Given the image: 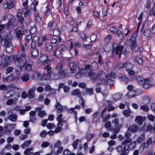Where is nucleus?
Returning <instances> with one entry per match:
<instances>
[{
	"instance_id": "obj_1",
	"label": "nucleus",
	"mask_w": 155,
	"mask_h": 155,
	"mask_svg": "<svg viewBox=\"0 0 155 155\" xmlns=\"http://www.w3.org/2000/svg\"><path fill=\"white\" fill-rule=\"evenodd\" d=\"M14 60L15 63L17 66V67L15 68L17 73L22 71L21 68L24 67L25 64L27 62L25 58V54H22L20 56V58L17 55L12 56Z\"/></svg>"
},
{
	"instance_id": "obj_2",
	"label": "nucleus",
	"mask_w": 155,
	"mask_h": 155,
	"mask_svg": "<svg viewBox=\"0 0 155 155\" xmlns=\"http://www.w3.org/2000/svg\"><path fill=\"white\" fill-rule=\"evenodd\" d=\"M136 142H133L125 144L124 146L120 145L116 148V150L120 153V155H127L129 152L130 150L134 149L136 145Z\"/></svg>"
},
{
	"instance_id": "obj_3",
	"label": "nucleus",
	"mask_w": 155,
	"mask_h": 155,
	"mask_svg": "<svg viewBox=\"0 0 155 155\" xmlns=\"http://www.w3.org/2000/svg\"><path fill=\"white\" fill-rule=\"evenodd\" d=\"M44 69L47 70V73L44 74L42 75V79L47 80L51 78V75L52 73V68L49 64L47 65Z\"/></svg>"
},
{
	"instance_id": "obj_4",
	"label": "nucleus",
	"mask_w": 155,
	"mask_h": 155,
	"mask_svg": "<svg viewBox=\"0 0 155 155\" xmlns=\"http://www.w3.org/2000/svg\"><path fill=\"white\" fill-rule=\"evenodd\" d=\"M131 136L130 133L128 131L126 132L124 136V141L122 142L121 145L124 146L125 144L131 142L132 141V139L130 138Z\"/></svg>"
},
{
	"instance_id": "obj_5",
	"label": "nucleus",
	"mask_w": 155,
	"mask_h": 155,
	"mask_svg": "<svg viewBox=\"0 0 155 155\" xmlns=\"http://www.w3.org/2000/svg\"><path fill=\"white\" fill-rule=\"evenodd\" d=\"M113 53H115L117 55L118 54L119 57L120 58L122 53L123 48L122 46H117L115 43H114L113 45Z\"/></svg>"
},
{
	"instance_id": "obj_6",
	"label": "nucleus",
	"mask_w": 155,
	"mask_h": 155,
	"mask_svg": "<svg viewBox=\"0 0 155 155\" xmlns=\"http://www.w3.org/2000/svg\"><path fill=\"white\" fill-rule=\"evenodd\" d=\"M16 3V1L9 0L8 1H5L3 3V6L5 9H10L14 8Z\"/></svg>"
},
{
	"instance_id": "obj_7",
	"label": "nucleus",
	"mask_w": 155,
	"mask_h": 155,
	"mask_svg": "<svg viewBox=\"0 0 155 155\" xmlns=\"http://www.w3.org/2000/svg\"><path fill=\"white\" fill-rule=\"evenodd\" d=\"M119 119L116 118L112 121V123L114 124L115 127L113 129L114 133L115 134H117L119 132L120 129L122 126L121 124L119 125Z\"/></svg>"
},
{
	"instance_id": "obj_8",
	"label": "nucleus",
	"mask_w": 155,
	"mask_h": 155,
	"mask_svg": "<svg viewBox=\"0 0 155 155\" xmlns=\"http://www.w3.org/2000/svg\"><path fill=\"white\" fill-rule=\"evenodd\" d=\"M50 58L47 55L43 54L41 55L39 60L43 65H45L51 61V60Z\"/></svg>"
},
{
	"instance_id": "obj_9",
	"label": "nucleus",
	"mask_w": 155,
	"mask_h": 155,
	"mask_svg": "<svg viewBox=\"0 0 155 155\" xmlns=\"http://www.w3.org/2000/svg\"><path fill=\"white\" fill-rule=\"evenodd\" d=\"M69 65L70 67L71 73H74L76 72L77 68H79V67L76 65L74 61H69Z\"/></svg>"
},
{
	"instance_id": "obj_10",
	"label": "nucleus",
	"mask_w": 155,
	"mask_h": 155,
	"mask_svg": "<svg viewBox=\"0 0 155 155\" xmlns=\"http://www.w3.org/2000/svg\"><path fill=\"white\" fill-rule=\"evenodd\" d=\"M130 41L131 43V49L134 52H137L138 49V48L136 46V39L130 38Z\"/></svg>"
},
{
	"instance_id": "obj_11",
	"label": "nucleus",
	"mask_w": 155,
	"mask_h": 155,
	"mask_svg": "<svg viewBox=\"0 0 155 155\" xmlns=\"http://www.w3.org/2000/svg\"><path fill=\"white\" fill-rule=\"evenodd\" d=\"M1 43L3 44V46L5 47L11 44L10 39L6 35H3V36L2 38L1 39Z\"/></svg>"
},
{
	"instance_id": "obj_12",
	"label": "nucleus",
	"mask_w": 155,
	"mask_h": 155,
	"mask_svg": "<svg viewBox=\"0 0 155 155\" xmlns=\"http://www.w3.org/2000/svg\"><path fill=\"white\" fill-rule=\"evenodd\" d=\"M133 87L131 85H129L127 87V89L129 91L127 94L129 97H134L136 95V92L135 91H132Z\"/></svg>"
},
{
	"instance_id": "obj_13",
	"label": "nucleus",
	"mask_w": 155,
	"mask_h": 155,
	"mask_svg": "<svg viewBox=\"0 0 155 155\" xmlns=\"http://www.w3.org/2000/svg\"><path fill=\"white\" fill-rule=\"evenodd\" d=\"M36 111H31L29 113L30 120H29L32 123H35L37 120L36 117Z\"/></svg>"
},
{
	"instance_id": "obj_14",
	"label": "nucleus",
	"mask_w": 155,
	"mask_h": 155,
	"mask_svg": "<svg viewBox=\"0 0 155 155\" xmlns=\"http://www.w3.org/2000/svg\"><path fill=\"white\" fill-rule=\"evenodd\" d=\"M46 51L49 52H53L55 50L54 47H53L51 43L50 42H47L46 43Z\"/></svg>"
},
{
	"instance_id": "obj_15",
	"label": "nucleus",
	"mask_w": 155,
	"mask_h": 155,
	"mask_svg": "<svg viewBox=\"0 0 155 155\" xmlns=\"http://www.w3.org/2000/svg\"><path fill=\"white\" fill-rule=\"evenodd\" d=\"M118 77L120 81H124L126 83H127L129 81V79L127 76L121 74H119Z\"/></svg>"
},
{
	"instance_id": "obj_16",
	"label": "nucleus",
	"mask_w": 155,
	"mask_h": 155,
	"mask_svg": "<svg viewBox=\"0 0 155 155\" xmlns=\"http://www.w3.org/2000/svg\"><path fill=\"white\" fill-rule=\"evenodd\" d=\"M16 127V125L15 124H10L5 127L6 129L5 131L10 133L11 131L12 130L14 129Z\"/></svg>"
},
{
	"instance_id": "obj_17",
	"label": "nucleus",
	"mask_w": 155,
	"mask_h": 155,
	"mask_svg": "<svg viewBox=\"0 0 155 155\" xmlns=\"http://www.w3.org/2000/svg\"><path fill=\"white\" fill-rule=\"evenodd\" d=\"M55 107L58 113H60L63 110L62 106L58 101H56Z\"/></svg>"
},
{
	"instance_id": "obj_18",
	"label": "nucleus",
	"mask_w": 155,
	"mask_h": 155,
	"mask_svg": "<svg viewBox=\"0 0 155 155\" xmlns=\"http://www.w3.org/2000/svg\"><path fill=\"white\" fill-rule=\"evenodd\" d=\"M18 19V22L20 24H22L24 21V17L22 16V13L21 12H18L16 15Z\"/></svg>"
},
{
	"instance_id": "obj_19",
	"label": "nucleus",
	"mask_w": 155,
	"mask_h": 155,
	"mask_svg": "<svg viewBox=\"0 0 155 155\" xmlns=\"http://www.w3.org/2000/svg\"><path fill=\"white\" fill-rule=\"evenodd\" d=\"M137 130L138 127L136 125L134 124L127 127V131L129 132L130 131L132 133H135L137 131Z\"/></svg>"
},
{
	"instance_id": "obj_20",
	"label": "nucleus",
	"mask_w": 155,
	"mask_h": 155,
	"mask_svg": "<svg viewBox=\"0 0 155 155\" xmlns=\"http://www.w3.org/2000/svg\"><path fill=\"white\" fill-rule=\"evenodd\" d=\"M53 52V55L58 58H61L63 57V54L60 50H55Z\"/></svg>"
},
{
	"instance_id": "obj_21",
	"label": "nucleus",
	"mask_w": 155,
	"mask_h": 155,
	"mask_svg": "<svg viewBox=\"0 0 155 155\" xmlns=\"http://www.w3.org/2000/svg\"><path fill=\"white\" fill-rule=\"evenodd\" d=\"M85 69L84 68H81L79 70L75 75V77L77 78H81L82 75L85 73Z\"/></svg>"
},
{
	"instance_id": "obj_22",
	"label": "nucleus",
	"mask_w": 155,
	"mask_h": 155,
	"mask_svg": "<svg viewBox=\"0 0 155 155\" xmlns=\"http://www.w3.org/2000/svg\"><path fill=\"white\" fill-rule=\"evenodd\" d=\"M145 133H142L137 139L136 142L138 143H140L145 139Z\"/></svg>"
},
{
	"instance_id": "obj_23",
	"label": "nucleus",
	"mask_w": 155,
	"mask_h": 155,
	"mask_svg": "<svg viewBox=\"0 0 155 155\" xmlns=\"http://www.w3.org/2000/svg\"><path fill=\"white\" fill-rule=\"evenodd\" d=\"M124 67L126 68V71L130 70L134 67V65L133 64L129 62H125L124 63Z\"/></svg>"
},
{
	"instance_id": "obj_24",
	"label": "nucleus",
	"mask_w": 155,
	"mask_h": 155,
	"mask_svg": "<svg viewBox=\"0 0 155 155\" xmlns=\"http://www.w3.org/2000/svg\"><path fill=\"white\" fill-rule=\"evenodd\" d=\"M17 116L15 114H12L7 117V119H9L10 121L13 122L17 120Z\"/></svg>"
},
{
	"instance_id": "obj_25",
	"label": "nucleus",
	"mask_w": 155,
	"mask_h": 155,
	"mask_svg": "<svg viewBox=\"0 0 155 155\" xmlns=\"http://www.w3.org/2000/svg\"><path fill=\"white\" fill-rule=\"evenodd\" d=\"M58 74L61 78L67 77L68 75V74L65 70H61L59 71Z\"/></svg>"
},
{
	"instance_id": "obj_26",
	"label": "nucleus",
	"mask_w": 155,
	"mask_h": 155,
	"mask_svg": "<svg viewBox=\"0 0 155 155\" xmlns=\"http://www.w3.org/2000/svg\"><path fill=\"white\" fill-rule=\"evenodd\" d=\"M136 79L137 82L142 85H143L146 80V79H144L143 78L140 76H137Z\"/></svg>"
},
{
	"instance_id": "obj_27",
	"label": "nucleus",
	"mask_w": 155,
	"mask_h": 155,
	"mask_svg": "<svg viewBox=\"0 0 155 155\" xmlns=\"http://www.w3.org/2000/svg\"><path fill=\"white\" fill-rule=\"evenodd\" d=\"M35 90L31 89L28 91V95L29 98L31 99L35 97Z\"/></svg>"
},
{
	"instance_id": "obj_28",
	"label": "nucleus",
	"mask_w": 155,
	"mask_h": 155,
	"mask_svg": "<svg viewBox=\"0 0 155 155\" xmlns=\"http://www.w3.org/2000/svg\"><path fill=\"white\" fill-rule=\"evenodd\" d=\"M15 34L16 37L20 41L22 38L23 33L21 32V30H18L16 31Z\"/></svg>"
},
{
	"instance_id": "obj_29",
	"label": "nucleus",
	"mask_w": 155,
	"mask_h": 155,
	"mask_svg": "<svg viewBox=\"0 0 155 155\" xmlns=\"http://www.w3.org/2000/svg\"><path fill=\"white\" fill-rule=\"evenodd\" d=\"M31 142V140L25 141L21 145V147L23 149L25 148L26 147H28Z\"/></svg>"
},
{
	"instance_id": "obj_30",
	"label": "nucleus",
	"mask_w": 155,
	"mask_h": 155,
	"mask_svg": "<svg viewBox=\"0 0 155 155\" xmlns=\"http://www.w3.org/2000/svg\"><path fill=\"white\" fill-rule=\"evenodd\" d=\"M144 120L141 116H137L136 117L135 120L136 122L138 123L139 124L141 125Z\"/></svg>"
},
{
	"instance_id": "obj_31",
	"label": "nucleus",
	"mask_w": 155,
	"mask_h": 155,
	"mask_svg": "<svg viewBox=\"0 0 155 155\" xmlns=\"http://www.w3.org/2000/svg\"><path fill=\"white\" fill-rule=\"evenodd\" d=\"M31 53L32 57L35 58L38 55V52L36 49H32L31 50Z\"/></svg>"
},
{
	"instance_id": "obj_32",
	"label": "nucleus",
	"mask_w": 155,
	"mask_h": 155,
	"mask_svg": "<svg viewBox=\"0 0 155 155\" xmlns=\"http://www.w3.org/2000/svg\"><path fill=\"white\" fill-rule=\"evenodd\" d=\"M132 113V111L130 109H128L123 111L122 113L124 116L127 117L130 116V114Z\"/></svg>"
},
{
	"instance_id": "obj_33",
	"label": "nucleus",
	"mask_w": 155,
	"mask_h": 155,
	"mask_svg": "<svg viewBox=\"0 0 155 155\" xmlns=\"http://www.w3.org/2000/svg\"><path fill=\"white\" fill-rule=\"evenodd\" d=\"M150 102V97L148 96L144 97L143 99V103L146 105L148 104Z\"/></svg>"
},
{
	"instance_id": "obj_34",
	"label": "nucleus",
	"mask_w": 155,
	"mask_h": 155,
	"mask_svg": "<svg viewBox=\"0 0 155 155\" xmlns=\"http://www.w3.org/2000/svg\"><path fill=\"white\" fill-rule=\"evenodd\" d=\"M5 47L6 48V51L7 53L10 54L13 52V48L11 44Z\"/></svg>"
},
{
	"instance_id": "obj_35",
	"label": "nucleus",
	"mask_w": 155,
	"mask_h": 155,
	"mask_svg": "<svg viewBox=\"0 0 155 155\" xmlns=\"http://www.w3.org/2000/svg\"><path fill=\"white\" fill-rule=\"evenodd\" d=\"M155 129V124L153 127H152V126L150 124H149L146 128V130L147 131H150L151 133L153 132L154 131Z\"/></svg>"
},
{
	"instance_id": "obj_36",
	"label": "nucleus",
	"mask_w": 155,
	"mask_h": 155,
	"mask_svg": "<svg viewBox=\"0 0 155 155\" xmlns=\"http://www.w3.org/2000/svg\"><path fill=\"white\" fill-rule=\"evenodd\" d=\"M40 74L39 72L36 71H34L31 76L33 80L36 79L39 77Z\"/></svg>"
},
{
	"instance_id": "obj_37",
	"label": "nucleus",
	"mask_w": 155,
	"mask_h": 155,
	"mask_svg": "<svg viewBox=\"0 0 155 155\" xmlns=\"http://www.w3.org/2000/svg\"><path fill=\"white\" fill-rule=\"evenodd\" d=\"M99 77L101 78V74L100 73L96 74L95 73L91 77V79L93 81H95L97 78H99Z\"/></svg>"
},
{
	"instance_id": "obj_38",
	"label": "nucleus",
	"mask_w": 155,
	"mask_h": 155,
	"mask_svg": "<svg viewBox=\"0 0 155 155\" xmlns=\"http://www.w3.org/2000/svg\"><path fill=\"white\" fill-rule=\"evenodd\" d=\"M81 93L80 92L79 89H76L74 90L72 93V94L73 95H78V97H80L81 96Z\"/></svg>"
},
{
	"instance_id": "obj_39",
	"label": "nucleus",
	"mask_w": 155,
	"mask_h": 155,
	"mask_svg": "<svg viewBox=\"0 0 155 155\" xmlns=\"http://www.w3.org/2000/svg\"><path fill=\"white\" fill-rule=\"evenodd\" d=\"M29 78V76L28 74H25L23 75L21 77V79L23 81L27 82L28 81Z\"/></svg>"
},
{
	"instance_id": "obj_40",
	"label": "nucleus",
	"mask_w": 155,
	"mask_h": 155,
	"mask_svg": "<svg viewBox=\"0 0 155 155\" xmlns=\"http://www.w3.org/2000/svg\"><path fill=\"white\" fill-rule=\"evenodd\" d=\"M6 18L9 20H12L15 19V17L12 14L8 13L5 16V18Z\"/></svg>"
},
{
	"instance_id": "obj_41",
	"label": "nucleus",
	"mask_w": 155,
	"mask_h": 155,
	"mask_svg": "<svg viewBox=\"0 0 155 155\" xmlns=\"http://www.w3.org/2000/svg\"><path fill=\"white\" fill-rule=\"evenodd\" d=\"M53 33L54 36H59L61 34V31L59 29L57 28L54 30Z\"/></svg>"
},
{
	"instance_id": "obj_42",
	"label": "nucleus",
	"mask_w": 155,
	"mask_h": 155,
	"mask_svg": "<svg viewBox=\"0 0 155 155\" xmlns=\"http://www.w3.org/2000/svg\"><path fill=\"white\" fill-rule=\"evenodd\" d=\"M147 81L148 80L146 79V81L144 82L143 85H142L143 87L145 89H148L152 86L150 84L146 83Z\"/></svg>"
},
{
	"instance_id": "obj_43",
	"label": "nucleus",
	"mask_w": 155,
	"mask_h": 155,
	"mask_svg": "<svg viewBox=\"0 0 155 155\" xmlns=\"http://www.w3.org/2000/svg\"><path fill=\"white\" fill-rule=\"evenodd\" d=\"M134 60L136 61L139 64H141L143 63L142 59L139 57H135Z\"/></svg>"
},
{
	"instance_id": "obj_44",
	"label": "nucleus",
	"mask_w": 155,
	"mask_h": 155,
	"mask_svg": "<svg viewBox=\"0 0 155 155\" xmlns=\"http://www.w3.org/2000/svg\"><path fill=\"white\" fill-rule=\"evenodd\" d=\"M151 31L149 29H147L144 31V34L146 37H149L150 35Z\"/></svg>"
},
{
	"instance_id": "obj_45",
	"label": "nucleus",
	"mask_w": 155,
	"mask_h": 155,
	"mask_svg": "<svg viewBox=\"0 0 155 155\" xmlns=\"http://www.w3.org/2000/svg\"><path fill=\"white\" fill-rule=\"evenodd\" d=\"M98 114L99 113L98 112H96L93 114V116L94 117L93 120L94 122H96L98 120L99 117H97V116Z\"/></svg>"
},
{
	"instance_id": "obj_46",
	"label": "nucleus",
	"mask_w": 155,
	"mask_h": 155,
	"mask_svg": "<svg viewBox=\"0 0 155 155\" xmlns=\"http://www.w3.org/2000/svg\"><path fill=\"white\" fill-rule=\"evenodd\" d=\"M110 30L114 33H117L118 30L114 26H111L109 28Z\"/></svg>"
},
{
	"instance_id": "obj_47",
	"label": "nucleus",
	"mask_w": 155,
	"mask_h": 155,
	"mask_svg": "<svg viewBox=\"0 0 155 155\" xmlns=\"http://www.w3.org/2000/svg\"><path fill=\"white\" fill-rule=\"evenodd\" d=\"M51 13V11L48 6L46 7V9L44 12V14L46 16H48Z\"/></svg>"
},
{
	"instance_id": "obj_48",
	"label": "nucleus",
	"mask_w": 155,
	"mask_h": 155,
	"mask_svg": "<svg viewBox=\"0 0 155 155\" xmlns=\"http://www.w3.org/2000/svg\"><path fill=\"white\" fill-rule=\"evenodd\" d=\"M140 108L142 110L146 112H147L149 111V108L146 105H141L140 107Z\"/></svg>"
},
{
	"instance_id": "obj_49",
	"label": "nucleus",
	"mask_w": 155,
	"mask_h": 155,
	"mask_svg": "<svg viewBox=\"0 0 155 155\" xmlns=\"http://www.w3.org/2000/svg\"><path fill=\"white\" fill-rule=\"evenodd\" d=\"M150 145L147 142H144L142 143L141 144V147H142L143 149L144 148L147 149L149 148Z\"/></svg>"
},
{
	"instance_id": "obj_50",
	"label": "nucleus",
	"mask_w": 155,
	"mask_h": 155,
	"mask_svg": "<svg viewBox=\"0 0 155 155\" xmlns=\"http://www.w3.org/2000/svg\"><path fill=\"white\" fill-rule=\"evenodd\" d=\"M81 37L83 41H85L87 38V37L84 32H82L80 34Z\"/></svg>"
},
{
	"instance_id": "obj_51",
	"label": "nucleus",
	"mask_w": 155,
	"mask_h": 155,
	"mask_svg": "<svg viewBox=\"0 0 155 155\" xmlns=\"http://www.w3.org/2000/svg\"><path fill=\"white\" fill-rule=\"evenodd\" d=\"M56 3L55 4V6L57 8H58L61 5L62 3V0H57Z\"/></svg>"
},
{
	"instance_id": "obj_52",
	"label": "nucleus",
	"mask_w": 155,
	"mask_h": 155,
	"mask_svg": "<svg viewBox=\"0 0 155 155\" xmlns=\"http://www.w3.org/2000/svg\"><path fill=\"white\" fill-rule=\"evenodd\" d=\"M149 14L150 15H155V2L151 10L150 11Z\"/></svg>"
},
{
	"instance_id": "obj_53",
	"label": "nucleus",
	"mask_w": 155,
	"mask_h": 155,
	"mask_svg": "<svg viewBox=\"0 0 155 155\" xmlns=\"http://www.w3.org/2000/svg\"><path fill=\"white\" fill-rule=\"evenodd\" d=\"M112 36L110 35H108L105 38L104 41L106 43H108L111 40Z\"/></svg>"
},
{
	"instance_id": "obj_54",
	"label": "nucleus",
	"mask_w": 155,
	"mask_h": 155,
	"mask_svg": "<svg viewBox=\"0 0 155 155\" xmlns=\"http://www.w3.org/2000/svg\"><path fill=\"white\" fill-rule=\"evenodd\" d=\"M24 9L25 11L24 12V16L25 17H28L31 14V11L29 10H26V9L25 8Z\"/></svg>"
},
{
	"instance_id": "obj_55",
	"label": "nucleus",
	"mask_w": 155,
	"mask_h": 155,
	"mask_svg": "<svg viewBox=\"0 0 155 155\" xmlns=\"http://www.w3.org/2000/svg\"><path fill=\"white\" fill-rule=\"evenodd\" d=\"M108 76H106V78H107L106 81H105V83L106 84H113L114 81L110 79H107Z\"/></svg>"
},
{
	"instance_id": "obj_56",
	"label": "nucleus",
	"mask_w": 155,
	"mask_h": 155,
	"mask_svg": "<svg viewBox=\"0 0 155 155\" xmlns=\"http://www.w3.org/2000/svg\"><path fill=\"white\" fill-rule=\"evenodd\" d=\"M55 125L52 123H48L47 125V127L49 129H51L55 127Z\"/></svg>"
},
{
	"instance_id": "obj_57",
	"label": "nucleus",
	"mask_w": 155,
	"mask_h": 155,
	"mask_svg": "<svg viewBox=\"0 0 155 155\" xmlns=\"http://www.w3.org/2000/svg\"><path fill=\"white\" fill-rule=\"evenodd\" d=\"M25 69L26 70L29 71L32 70V67L31 65L29 64H28L26 65L25 67Z\"/></svg>"
},
{
	"instance_id": "obj_58",
	"label": "nucleus",
	"mask_w": 155,
	"mask_h": 155,
	"mask_svg": "<svg viewBox=\"0 0 155 155\" xmlns=\"http://www.w3.org/2000/svg\"><path fill=\"white\" fill-rule=\"evenodd\" d=\"M46 114V113L45 111L41 110V111H39L38 113V115L40 117H42L43 116L45 115Z\"/></svg>"
},
{
	"instance_id": "obj_59",
	"label": "nucleus",
	"mask_w": 155,
	"mask_h": 155,
	"mask_svg": "<svg viewBox=\"0 0 155 155\" xmlns=\"http://www.w3.org/2000/svg\"><path fill=\"white\" fill-rule=\"evenodd\" d=\"M47 134L48 133L45 130H43L40 133V136L41 137L44 138L45 137Z\"/></svg>"
},
{
	"instance_id": "obj_60",
	"label": "nucleus",
	"mask_w": 155,
	"mask_h": 155,
	"mask_svg": "<svg viewBox=\"0 0 155 155\" xmlns=\"http://www.w3.org/2000/svg\"><path fill=\"white\" fill-rule=\"evenodd\" d=\"M74 110V108H71L68 110V113L70 114H71L73 113L74 115L77 113V112L76 110Z\"/></svg>"
},
{
	"instance_id": "obj_61",
	"label": "nucleus",
	"mask_w": 155,
	"mask_h": 155,
	"mask_svg": "<svg viewBox=\"0 0 155 155\" xmlns=\"http://www.w3.org/2000/svg\"><path fill=\"white\" fill-rule=\"evenodd\" d=\"M116 144V142L114 140H111L108 142V144L110 147Z\"/></svg>"
},
{
	"instance_id": "obj_62",
	"label": "nucleus",
	"mask_w": 155,
	"mask_h": 155,
	"mask_svg": "<svg viewBox=\"0 0 155 155\" xmlns=\"http://www.w3.org/2000/svg\"><path fill=\"white\" fill-rule=\"evenodd\" d=\"M64 66L62 64H58L56 67V68L58 70H62Z\"/></svg>"
},
{
	"instance_id": "obj_63",
	"label": "nucleus",
	"mask_w": 155,
	"mask_h": 155,
	"mask_svg": "<svg viewBox=\"0 0 155 155\" xmlns=\"http://www.w3.org/2000/svg\"><path fill=\"white\" fill-rule=\"evenodd\" d=\"M9 62L8 61H4L1 64V66L3 68L7 67L9 65Z\"/></svg>"
},
{
	"instance_id": "obj_64",
	"label": "nucleus",
	"mask_w": 155,
	"mask_h": 155,
	"mask_svg": "<svg viewBox=\"0 0 155 155\" xmlns=\"http://www.w3.org/2000/svg\"><path fill=\"white\" fill-rule=\"evenodd\" d=\"M60 47V50L62 51H66L67 49L66 47L64 44H62L61 45Z\"/></svg>"
}]
</instances>
